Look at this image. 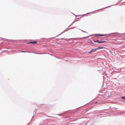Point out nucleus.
Here are the masks:
<instances>
[{"label":"nucleus","instance_id":"7","mask_svg":"<svg viewBox=\"0 0 125 125\" xmlns=\"http://www.w3.org/2000/svg\"><path fill=\"white\" fill-rule=\"evenodd\" d=\"M22 52H26L25 51H24V52L23 51H22Z\"/></svg>","mask_w":125,"mask_h":125},{"label":"nucleus","instance_id":"5","mask_svg":"<svg viewBox=\"0 0 125 125\" xmlns=\"http://www.w3.org/2000/svg\"><path fill=\"white\" fill-rule=\"evenodd\" d=\"M121 98L124 100H125V96H122L121 97Z\"/></svg>","mask_w":125,"mask_h":125},{"label":"nucleus","instance_id":"8","mask_svg":"<svg viewBox=\"0 0 125 125\" xmlns=\"http://www.w3.org/2000/svg\"><path fill=\"white\" fill-rule=\"evenodd\" d=\"M86 124H85L84 125H86Z\"/></svg>","mask_w":125,"mask_h":125},{"label":"nucleus","instance_id":"3","mask_svg":"<svg viewBox=\"0 0 125 125\" xmlns=\"http://www.w3.org/2000/svg\"><path fill=\"white\" fill-rule=\"evenodd\" d=\"M108 35V34H99V35H96L95 36H106Z\"/></svg>","mask_w":125,"mask_h":125},{"label":"nucleus","instance_id":"6","mask_svg":"<svg viewBox=\"0 0 125 125\" xmlns=\"http://www.w3.org/2000/svg\"><path fill=\"white\" fill-rule=\"evenodd\" d=\"M86 14H85L82 15L81 16H86Z\"/></svg>","mask_w":125,"mask_h":125},{"label":"nucleus","instance_id":"2","mask_svg":"<svg viewBox=\"0 0 125 125\" xmlns=\"http://www.w3.org/2000/svg\"><path fill=\"white\" fill-rule=\"evenodd\" d=\"M94 42H98L99 43H102L104 42H105V41H99L98 40H97L96 41H94Z\"/></svg>","mask_w":125,"mask_h":125},{"label":"nucleus","instance_id":"4","mask_svg":"<svg viewBox=\"0 0 125 125\" xmlns=\"http://www.w3.org/2000/svg\"><path fill=\"white\" fill-rule=\"evenodd\" d=\"M36 43H37L36 42L34 41V42H30L29 43L32 44H35Z\"/></svg>","mask_w":125,"mask_h":125},{"label":"nucleus","instance_id":"1","mask_svg":"<svg viewBox=\"0 0 125 125\" xmlns=\"http://www.w3.org/2000/svg\"><path fill=\"white\" fill-rule=\"evenodd\" d=\"M103 47H99L95 49H92L89 52V53H91L93 52H95L97 50L99 49H103Z\"/></svg>","mask_w":125,"mask_h":125}]
</instances>
